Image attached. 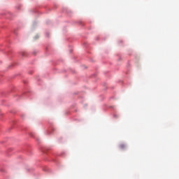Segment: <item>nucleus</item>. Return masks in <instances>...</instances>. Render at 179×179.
Returning <instances> with one entry per match:
<instances>
[{
	"label": "nucleus",
	"mask_w": 179,
	"mask_h": 179,
	"mask_svg": "<svg viewBox=\"0 0 179 179\" xmlns=\"http://www.w3.org/2000/svg\"><path fill=\"white\" fill-rule=\"evenodd\" d=\"M120 148L121 149H125V145H124V144H120Z\"/></svg>",
	"instance_id": "1"
},
{
	"label": "nucleus",
	"mask_w": 179,
	"mask_h": 179,
	"mask_svg": "<svg viewBox=\"0 0 179 179\" xmlns=\"http://www.w3.org/2000/svg\"><path fill=\"white\" fill-rule=\"evenodd\" d=\"M22 56L24 57V53H22Z\"/></svg>",
	"instance_id": "2"
}]
</instances>
